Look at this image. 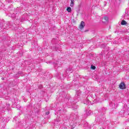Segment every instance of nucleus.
Returning a JSON list of instances; mask_svg holds the SVG:
<instances>
[{
    "mask_svg": "<svg viewBox=\"0 0 129 129\" xmlns=\"http://www.w3.org/2000/svg\"><path fill=\"white\" fill-rule=\"evenodd\" d=\"M102 22L103 23H107V22H108V17H103L102 19Z\"/></svg>",
    "mask_w": 129,
    "mask_h": 129,
    "instance_id": "nucleus-3",
    "label": "nucleus"
},
{
    "mask_svg": "<svg viewBox=\"0 0 129 129\" xmlns=\"http://www.w3.org/2000/svg\"><path fill=\"white\" fill-rule=\"evenodd\" d=\"M71 4L70 6L71 7H74V0H71Z\"/></svg>",
    "mask_w": 129,
    "mask_h": 129,
    "instance_id": "nucleus-4",
    "label": "nucleus"
},
{
    "mask_svg": "<svg viewBox=\"0 0 129 129\" xmlns=\"http://www.w3.org/2000/svg\"><path fill=\"white\" fill-rule=\"evenodd\" d=\"M84 27H85V23H84L83 21H82L79 26V28L80 29L82 30L83 29H84Z\"/></svg>",
    "mask_w": 129,
    "mask_h": 129,
    "instance_id": "nucleus-2",
    "label": "nucleus"
},
{
    "mask_svg": "<svg viewBox=\"0 0 129 129\" xmlns=\"http://www.w3.org/2000/svg\"><path fill=\"white\" fill-rule=\"evenodd\" d=\"M67 12H68V13H71V8L70 7H68L67 9Z\"/></svg>",
    "mask_w": 129,
    "mask_h": 129,
    "instance_id": "nucleus-6",
    "label": "nucleus"
},
{
    "mask_svg": "<svg viewBox=\"0 0 129 129\" xmlns=\"http://www.w3.org/2000/svg\"><path fill=\"white\" fill-rule=\"evenodd\" d=\"M121 25H126V22L124 20H122L121 22Z\"/></svg>",
    "mask_w": 129,
    "mask_h": 129,
    "instance_id": "nucleus-5",
    "label": "nucleus"
},
{
    "mask_svg": "<svg viewBox=\"0 0 129 129\" xmlns=\"http://www.w3.org/2000/svg\"><path fill=\"white\" fill-rule=\"evenodd\" d=\"M91 113V111H89V113L88 114V115H90V114Z\"/></svg>",
    "mask_w": 129,
    "mask_h": 129,
    "instance_id": "nucleus-10",
    "label": "nucleus"
},
{
    "mask_svg": "<svg viewBox=\"0 0 129 129\" xmlns=\"http://www.w3.org/2000/svg\"><path fill=\"white\" fill-rule=\"evenodd\" d=\"M45 114H47V115H48V114H50V112L49 111H47L45 113Z\"/></svg>",
    "mask_w": 129,
    "mask_h": 129,
    "instance_id": "nucleus-9",
    "label": "nucleus"
},
{
    "mask_svg": "<svg viewBox=\"0 0 129 129\" xmlns=\"http://www.w3.org/2000/svg\"><path fill=\"white\" fill-rule=\"evenodd\" d=\"M119 87L120 89H125V85L124 84V83L123 82H121L119 84Z\"/></svg>",
    "mask_w": 129,
    "mask_h": 129,
    "instance_id": "nucleus-1",
    "label": "nucleus"
},
{
    "mask_svg": "<svg viewBox=\"0 0 129 129\" xmlns=\"http://www.w3.org/2000/svg\"><path fill=\"white\" fill-rule=\"evenodd\" d=\"M2 80H4V78H2Z\"/></svg>",
    "mask_w": 129,
    "mask_h": 129,
    "instance_id": "nucleus-11",
    "label": "nucleus"
},
{
    "mask_svg": "<svg viewBox=\"0 0 129 129\" xmlns=\"http://www.w3.org/2000/svg\"><path fill=\"white\" fill-rule=\"evenodd\" d=\"M85 104H89V101L87 100V102L84 103Z\"/></svg>",
    "mask_w": 129,
    "mask_h": 129,
    "instance_id": "nucleus-8",
    "label": "nucleus"
},
{
    "mask_svg": "<svg viewBox=\"0 0 129 129\" xmlns=\"http://www.w3.org/2000/svg\"><path fill=\"white\" fill-rule=\"evenodd\" d=\"M91 69H93V70H95V66L92 65L91 67Z\"/></svg>",
    "mask_w": 129,
    "mask_h": 129,
    "instance_id": "nucleus-7",
    "label": "nucleus"
}]
</instances>
